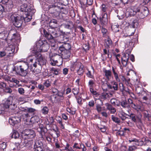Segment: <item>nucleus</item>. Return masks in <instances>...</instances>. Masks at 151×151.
I'll return each mask as SVG.
<instances>
[{"mask_svg": "<svg viewBox=\"0 0 151 151\" xmlns=\"http://www.w3.org/2000/svg\"><path fill=\"white\" fill-rule=\"evenodd\" d=\"M2 4H6L5 8L7 11H11L13 8L14 5L13 2L9 0H2Z\"/></svg>", "mask_w": 151, "mask_h": 151, "instance_id": "4468645a", "label": "nucleus"}, {"mask_svg": "<svg viewBox=\"0 0 151 151\" xmlns=\"http://www.w3.org/2000/svg\"><path fill=\"white\" fill-rule=\"evenodd\" d=\"M61 56L62 59H67L69 60L70 55V52L69 50H65L62 54Z\"/></svg>", "mask_w": 151, "mask_h": 151, "instance_id": "6ab92c4d", "label": "nucleus"}, {"mask_svg": "<svg viewBox=\"0 0 151 151\" xmlns=\"http://www.w3.org/2000/svg\"><path fill=\"white\" fill-rule=\"evenodd\" d=\"M109 97V94L106 92H103L100 96V98L102 99H106Z\"/></svg>", "mask_w": 151, "mask_h": 151, "instance_id": "ea45409f", "label": "nucleus"}, {"mask_svg": "<svg viewBox=\"0 0 151 151\" xmlns=\"http://www.w3.org/2000/svg\"><path fill=\"white\" fill-rule=\"evenodd\" d=\"M111 83L113 85V88L114 91L118 90V84L116 81H113L111 82Z\"/></svg>", "mask_w": 151, "mask_h": 151, "instance_id": "473e14b6", "label": "nucleus"}, {"mask_svg": "<svg viewBox=\"0 0 151 151\" xmlns=\"http://www.w3.org/2000/svg\"><path fill=\"white\" fill-rule=\"evenodd\" d=\"M112 71L114 74V77L116 81L117 82H120L121 80L120 77L118 75V73L115 70L114 67H112Z\"/></svg>", "mask_w": 151, "mask_h": 151, "instance_id": "4be33fe9", "label": "nucleus"}, {"mask_svg": "<svg viewBox=\"0 0 151 151\" xmlns=\"http://www.w3.org/2000/svg\"><path fill=\"white\" fill-rule=\"evenodd\" d=\"M130 142L134 141L135 145L136 146H140L144 144V142L142 140L139 141L137 139H129Z\"/></svg>", "mask_w": 151, "mask_h": 151, "instance_id": "393cba45", "label": "nucleus"}, {"mask_svg": "<svg viewBox=\"0 0 151 151\" xmlns=\"http://www.w3.org/2000/svg\"><path fill=\"white\" fill-rule=\"evenodd\" d=\"M27 11H26V12L27 13H30L31 11L34 12V10L33 9V8L32 6H27Z\"/></svg>", "mask_w": 151, "mask_h": 151, "instance_id": "5fc2aeb1", "label": "nucleus"}, {"mask_svg": "<svg viewBox=\"0 0 151 151\" xmlns=\"http://www.w3.org/2000/svg\"><path fill=\"white\" fill-rule=\"evenodd\" d=\"M9 19L12 22L14 25L17 27H20L22 23L21 16L17 14H14L10 15Z\"/></svg>", "mask_w": 151, "mask_h": 151, "instance_id": "39448f33", "label": "nucleus"}, {"mask_svg": "<svg viewBox=\"0 0 151 151\" xmlns=\"http://www.w3.org/2000/svg\"><path fill=\"white\" fill-rule=\"evenodd\" d=\"M45 36L48 40H51L53 39V36L50 33H48L46 31L44 30Z\"/></svg>", "mask_w": 151, "mask_h": 151, "instance_id": "c756f323", "label": "nucleus"}, {"mask_svg": "<svg viewBox=\"0 0 151 151\" xmlns=\"http://www.w3.org/2000/svg\"><path fill=\"white\" fill-rule=\"evenodd\" d=\"M137 149V147L134 145H132L129 147L128 150L125 151H133Z\"/></svg>", "mask_w": 151, "mask_h": 151, "instance_id": "052dcab7", "label": "nucleus"}, {"mask_svg": "<svg viewBox=\"0 0 151 151\" xmlns=\"http://www.w3.org/2000/svg\"><path fill=\"white\" fill-rule=\"evenodd\" d=\"M100 20L101 23L104 25H106L108 22L107 15L106 14L104 13L102 17L100 18Z\"/></svg>", "mask_w": 151, "mask_h": 151, "instance_id": "aec40b11", "label": "nucleus"}, {"mask_svg": "<svg viewBox=\"0 0 151 151\" xmlns=\"http://www.w3.org/2000/svg\"><path fill=\"white\" fill-rule=\"evenodd\" d=\"M29 68L27 63L24 62L19 65H16L12 68L13 71H15L16 73L21 76L25 77L27 75L30 76L31 73L28 72Z\"/></svg>", "mask_w": 151, "mask_h": 151, "instance_id": "f257e3e1", "label": "nucleus"}, {"mask_svg": "<svg viewBox=\"0 0 151 151\" xmlns=\"http://www.w3.org/2000/svg\"><path fill=\"white\" fill-rule=\"evenodd\" d=\"M14 101L15 99L12 97H8L4 104V107L6 108H10L11 109H14L16 107Z\"/></svg>", "mask_w": 151, "mask_h": 151, "instance_id": "1a4fd4ad", "label": "nucleus"}, {"mask_svg": "<svg viewBox=\"0 0 151 151\" xmlns=\"http://www.w3.org/2000/svg\"><path fill=\"white\" fill-rule=\"evenodd\" d=\"M1 30L3 31L0 32V38L5 40H7V38L8 37L7 29L6 28H2Z\"/></svg>", "mask_w": 151, "mask_h": 151, "instance_id": "dca6fc26", "label": "nucleus"}, {"mask_svg": "<svg viewBox=\"0 0 151 151\" xmlns=\"http://www.w3.org/2000/svg\"><path fill=\"white\" fill-rule=\"evenodd\" d=\"M5 55L6 56V54L5 50L4 51H0V57L2 58Z\"/></svg>", "mask_w": 151, "mask_h": 151, "instance_id": "338daca9", "label": "nucleus"}, {"mask_svg": "<svg viewBox=\"0 0 151 151\" xmlns=\"http://www.w3.org/2000/svg\"><path fill=\"white\" fill-rule=\"evenodd\" d=\"M20 121V118L18 117H14L9 118V123L12 125H14L19 123Z\"/></svg>", "mask_w": 151, "mask_h": 151, "instance_id": "a211bd4d", "label": "nucleus"}, {"mask_svg": "<svg viewBox=\"0 0 151 151\" xmlns=\"http://www.w3.org/2000/svg\"><path fill=\"white\" fill-rule=\"evenodd\" d=\"M128 61V60H122V63L123 67H126L127 65L129 63Z\"/></svg>", "mask_w": 151, "mask_h": 151, "instance_id": "69168bd1", "label": "nucleus"}, {"mask_svg": "<svg viewBox=\"0 0 151 151\" xmlns=\"http://www.w3.org/2000/svg\"><path fill=\"white\" fill-rule=\"evenodd\" d=\"M149 14V10L147 7L142 6H140V11L137 14L139 18L143 19L147 17Z\"/></svg>", "mask_w": 151, "mask_h": 151, "instance_id": "9b49d317", "label": "nucleus"}, {"mask_svg": "<svg viewBox=\"0 0 151 151\" xmlns=\"http://www.w3.org/2000/svg\"><path fill=\"white\" fill-rule=\"evenodd\" d=\"M42 67L38 65V68H35L34 70H31L32 72L35 74H38L41 72Z\"/></svg>", "mask_w": 151, "mask_h": 151, "instance_id": "2f4dec72", "label": "nucleus"}, {"mask_svg": "<svg viewBox=\"0 0 151 151\" xmlns=\"http://www.w3.org/2000/svg\"><path fill=\"white\" fill-rule=\"evenodd\" d=\"M18 91L19 93L21 95H23L25 93V91L24 89L21 87L18 88Z\"/></svg>", "mask_w": 151, "mask_h": 151, "instance_id": "4d7b16f0", "label": "nucleus"}, {"mask_svg": "<svg viewBox=\"0 0 151 151\" xmlns=\"http://www.w3.org/2000/svg\"><path fill=\"white\" fill-rule=\"evenodd\" d=\"M51 83V82L48 80L45 81L43 83V84L46 87H48L50 86Z\"/></svg>", "mask_w": 151, "mask_h": 151, "instance_id": "3c124183", "label": "nucleus"}, {"mask_svg": "<svg viewBox=\"0 0 151 151\" xmlns=\"http://www.w3.org/2000/svg\"><path fill=\"white\" fill-rule=\"evenodd\" d=\"M105 105L107 109L110 111L111 114H114L116 111V109L113 107L111 104L108 103H106L105 104Z\"/></svg>", "mask_w": 151, "mask_h": 151, "instance_id": "412c9836", "label": "nucleus"}, {"mask_svg": "<svg viewBox=\"0 0 151 151\" xmlns=\"http://www.w3.org/2000/svg\"><path fill=\"white\" fill-rule=\"evenodd\" d=\"M95 81L94 80H90L88 82V86L89 88H93L95 84Z\"/></svg>", "mask_w": 151, "mask_h": 151, "instance_id": "4c0bfd02", "label": "nucleus"}, {"mask_svg": "<svg viewBox=\"0 0 151 151\" xmlns=\"http://www.w3.org/2000/svg\"><path fill=\"white\" fill-rule=\"evenodd\" d=\"M48 108L46 106L43 107L41 110L42 113L44 115L47 114L48 112Z\"/></svg>", "mask_w": 151, "mask_h": 151, "instance_id": "37998d69", "label": "nucleus"}, {"mask_svg": "<svg viewBox=\"0 0 151 151\" xmlns=\"http://www.w3.org/2000/svg\"><path fill=\"white\" fill-rule=\"evenodd\" d=\"M4 88V91L7 93H11L12 92V89L9 87H6V86Z\"/></svg>", "mask_w": 151, "mask_h": 151, "instance_id": "8fccbe9b", "label": "nucleus"}, {"mask_svg": "<svg viewBox=\"0 0 151 151\" xmlns=\"http://www.w3.org/2000/svg\"><path fill=\"white\" fill-rule=\"evenodd\" d=\"M14 43V45H10L6 48L5 50L6 54V56L4 58L5 60H9L11 57L14 56L15 45L18 44L15 42Z\"/></svg>", "mask_w": 151, "mask_h": 151, "instance_id": "0eeeda50", "label": "nucleus"}, {"mask_svg": "<svg viewBox=\"0 0 151 151\" xmlns=\"http://www.w3.org/2000/svg\"><path fill=\"white\" fill-rule=\"evenodd\" d=\"M49 47V45L46 40H39L36 43V52H46Z\"/></svg>", "mask_w": 151, "mask_h": 151, "instance_id": "f03ea898", "label": "nucleus"}, {"mask_svg": "<svg viewBox=\"0 0 151 151\" xmlns=\"http://www.w3.org/2000/svg\"><path fill=\"white\" fill-rule=\"evenodd\" d=\"M119 26L118 25H112L111 27V28L113 30L115 29L114 31L115 32H117L119 31V29H118Z\"/></svg>", "mask_w": 151, "mask_h": 151, "instance_id": "864d4df0", "label": "nucleus"}, {"mask_svg": "<svg viewBox=\"0 0 151 151\" xmlns=\"http://www.w3.org/2000/svg\"><path fill=\"white\" fill-rule=\"evenodd\" d=\"M54 119L53 116L49 117V119L48 120V123L47 124L48 125L52 124L54 122Z\"/></svg>", "mask_w": 151, "mask_h": 151, "instance_id": "603ef678", "label": "nucleus"}, {"mask_svg": "<svg viewBox=\"0 0 151 151\" xmlns=\"http://www.w3.org/2000/svg\"><path fill=\"white\" fill-rule=\"evenodd\" d=\"M116 135L117 136H122L124 135V131H118L116 132Z\"/></svg>", "mask_w": 151, "mask_h": 151, "instance_id": "0e129e2a", "label": "nucleus"}, {"mask_svg": "<svg viewBox=\"0 0 151 151\" xmlns=\"http://www.w3.org/2000/svg\"><path fill=\"white\" fill-rule=\"evenodd\" d=\"M65 50L63 45H62V46L59 47L58 52L59 53H60L62 54V53L65 51Z\"/></svg>", "mask_w": 151, "mask_h": 151, "instance_id": "680f3d73", "label": "nucleus"}, {"mask_svg": "<svg viewBox=\"0 0 151 151\" xmlns=\"http://www.w3.org/2000/svg\"><path fill=\"white\" fill-rule=\"evenodd\" d=\"M128 113L127 115L132 120L135 122L137 126L139 125L140 127L142 125V123L141 120L142 115L141 114H139L137 115L131 113L129 110H128Z\"/></svg>", "mask_w": 151, "mask_h": 151, "instance_id": "423d86ee", "label": "nucleus"}, {"mask_svg": "<svg viewBox=\"0 0 151 151\" xmlns=\"http://www.w3.org/2000/svg\"><path fill=\"white\" fill-rule=\"evenodd\" d=\"M50 70L51 72L52 73L55 75H58V74L59 69L54 68H50Z\"/></svg>", "mask_w": 151, "mask_h": 151, "instance_id": "72a5a7b5", "label": "nucleus"}, {"mask_svg": "<svg viewBox=\"0 0 151 151\" xmlns=\"http://www.w3.org/2000/svg\"><path fill=\"white\" fill-rule=\"evenodd\" d=\"M40 119L39 116L35 115L32 117L30 119V122L34 123H37L40 121Z\"/></svg>", "mask_w": 151, "mask_h": 151, "instance_id": "c85d7f7f", "label": "nucleus"}, {"mask_svg": "<svg viewBox=\"0 0 151 151\" xmlns=\"http://www.w3.org/2000/svg\"><path fill=\"white\" fill-rule=\"evenodd\" d=\"M120 105L124 108L128 109L129 107V105L127 103V101L126 100H122L120 102H119Z\"/></svg>", "mask_w": 151, "mask_h": 151, "instance_id": "b1692460", "label": "nucleus"}, {"mask_svg": "<svg viewBox=\"0 0 151 151\" xmlns=\"http://www.w3.org/2000/svg\"><path fill=\"white\" fill-rule=\"evenodd\" d=\"M24 110H27L28 112L31 113H33L36 110L35 109L32 108H27V109H25Z\"/></svg>", "mask_w": 151, "mask_h": 151, "instance_id": "09e8293b", "label": "nucleus"}, {"mask_svg": "<svg viewBox=\"0 0 151 151\" xmlns=\"http://www.w3.org/2000/svg\"><path fill=\"white\" fill-rule=\"evenodd\" d=\"M103 71L107 80L108 81H109L112 76V73L111 70H107L104 68L103 69Z\"/></svg>", "mask_w": 151, "mask_h": 151, "instance_id": "f3484780", "label": "nucleus"}, {"mask_svg": "<svg viewBox=\"0 0 151 151\" xmlns=\"http://www.w3.org/2000/svg\"><path fill=\"white\" fill-rule=\"evenodd\" d=\"M6 143L4 142H3L1 144H0V149L1 151H5L6 149Z\"/></svg>", "mask_w": 151, "mask_h": 151, "instance_id": "a18cd8bd", "label": "nucleus"}, {"mask_svg": "<svg viewBox=\"0 0 151 151\" xmlns=\"http://www.w3.org/2000/svg\"><path fill=\"white\" fill-rule=\"evenodd\" d=\"M42 145H43L42 142L40 140H37L35 141V144L34 145V148L41 146Z\"/></svg>", "mask_w": 151, "mask_h": 151, "instance_id": "e433bc0d", "label": "nucleus"}, {"mask_svg": "<svg viewBox=\"0 0 151 151\" xmlns=\"http://www.w3.org/2000/svg\"><path fill=\"white\" fill-rule=\"evenodd\" d=\"M34 149L35 150V151H43V145H42L41 146H40V147L34 148Z\"/></svg>", "mask_w": 151, "mask_h": 151, "instance_id": "13d9d810", "label": "nucleus"}, {"mask_svg": "<svg viewBox=\"0 0 151 151\" xmlns=\"http://www.w3.org/2000/svg\"><path fill=\"white\" fill-rule=\"evenodd\" d=\"M51 34L54 37H56L58 35V34L57 32L54 29H52V31L51 32Z\"/></svg>", "mask_w": 151, "mask_h": 151, "instance_id": "e2e57ef3", "label": "nucleus"}, {"mask_svg": "<svg viewBox=\"0 0 151 151\" xmlns=\"http://www.w3.org/2000/svg\"><path fill=\"white\" fill-rule=\"evenodd\" d=\"M138 23L136 20H134L131 23V25L133 28L136 27L138 25Z\"/></svg>", "mask_w": 151, "mask_h": 151, "instance_id": "bf43d9fd", "label": "nucleus"}, {"mask_svg": "<svg viewBox=\"0 0 151 151\" xmlns=\"http://www.w3.org/2000/svg\"><path fill=\"white\" fill-rule=\"evenodd\" d=\"M22 20L24 19V22H29L32 19L31 16H28L27 17H24L21 16Z\"/></svg>", "mask_w": 151, "mask_h": 151, "instance_id": "a19ab883", "label": "nucleus"}, {"mask_svg": "<svg viewBox=\"0 0 151 151\" xmlns=\"http://www.w3.org/2000/svg\"><path fill=\"white\" fill-rule=\"evenodd\" d=\"M49 57L50 61V64L52 66L56 65L59 66L62 64V59L61 56L58 54L52 55L51 52L49 53Z\"/></svg>", "mask_w": 151, "mask_h": 151, "instance_id": "20e7f679", "label": "nucleus"}, {"mask_svg": "<svg viewBox=\"0 0 151 151\" xmlns=\"http://www.w3.org/2000/svg\"><path fill=\"white\" fill-rule=\"evenodd\" d=\"M106 46L109 47L112 44V41L110 38L108 37L107 41L106 42Z\"/></svg>", "mask_w": 151, "mask_h": 151, "instance_id": "de8ad7c7", "label": "nucleus"}, {"mask_svg": "<svg viewBox=\"0 0 151 151\" xmlns=\"http://www.w3.org/2000/svg\"><path fill=\"white\" fill-rule=\"evenodd\" d=\"M9 81L11 82L14 83L16 84V85H18L19 83V81L15 78H10Z\"/></svg>", "mask_w": 151, "mask_h": 151, "instance_id": "c03bdc74", "label": "nucleus"}, {"mask_svg": "<svg viewBox=\"0 0 151 151\" xmlns=\"http://www.w3.org/2000/svg\"><path fill=\"white\" fill-rule=\"evenodd\" d=\"M98 128L102 132H104L106 131V128L105 126L99 125L98 126Z\"/></svg>", "mask_w": 151, "mask_h": 151, "instance_id": "6e6d98bb", "label": "nucleus"}, {"mask_svg": "<svg viewBox=\"0 0 151 151\" xmlns=\"http://www.w3.org/2000/svg\"><path fill=\"white\" fill-rule=\"evenodd\" d=\"M32 141H28L26 139H24L20 142H15L14 144L15 147L13 148V151H17L20 148H22L24 147H26L29 149H30L32 146Z\"/></svg>", "mask_w": 151, "mask_h": 151, "instance_id": "7ed1b4c3", "label": "nucleus"}, {"mask_svg": "<svg viewBox=\"0 0 151 151\" xmlns=\"http://www.w3.org/2000/svg\"><path fill=\"white\" fill-rule=\"evenodd\" d=\"M76 145H78V143H74L73 146V148L79 149H82V151H86V148L83 144L81 143L80 145V147H76L75 146Z\"/></svg>", "mask_w": 151, "mask_h": 151, "instance_id": "cd10ccee", "label": "nucleus"}, {"mask_svg": "<svg viewBox=\"0 0 151 151\" xmlns=\"http://www.w3.org/2000/svg\"><path fill=\"white\" fill-rule=\"evenodd\" d=\"M12 138H17L19 137V134L18 132L16 131H13L11 135Z\"/></svg>", "mask_w": 151, "mask_h": 151, "instance_id": "c9c22d12", "label": "nucleus"}, {"mask_svg": "<svg viewBox=\"0 0 151 151\" xmlns=\"http://www.w3.org/2000/svg\"><path fill=\"white\" fill-rule=\"evenodd\" d=\"M35 56L38 62V65L42 67V66L45 64L46 60L44 58L42 57L40 52H36L35 53Z\"/></svg>", "mask_w": 151, "mask_h": 151, "instance_id": "f8f14e48", "label": "nucleus"}, {"mask_svg": "<svg viewBox=\"0 0 151 151\" xmlns=\"http://www.w3.org/2000/svg\"><path fill=\"white\" fill-rule=\"evenodd\" d=\"M37 130L41 135V137L44 139L45 137V133L47 130L45 128L43 127V125L42 124L39 125V127L37 128Z\"/></svg>", "mask_w": 151, "mask_h": 151, "instance_id": "2eb2a0df", "label": "nucleus"}, {"mask_svg": "<svg viewBox=\"0 0 151 151\" xmlns=\"http://www.w3.org/2000/svg\"><path fill=\"white\" fill-rule=\"evenodd\" d=\"M21 136L23 139L32 138L36 135L35 132L32 129H26L21 132Z\"/></svg>", "mask_w": 151, "mask_h": 151, "instance_id": "6e6552de", "label": "nucleus"}, {"mask_svg": "<svg viewBox=\"0 0 151 151\" xmlns=\"http://www.w3.org/2000/svg\"><path fill=\"white\" fill-rule=\"evenodd\" d=\"M111 119L113 121L117 124H119L121 122L120 119L117 117L113 115H111Z\"/></svg>", "mask_w": 151, "mask_h": 151, "instance_id": "f704fd0d", "label": "nucleus"}, {"mask_svg": "<svg viewBox=\"0 0 151 151\" xmlns=\"http://www.w3.org/2000/svg\"><path fill=\"white\" fill-rule=\"evenodd\" d=\"M127 114L122 110L119 111L118 114L119 117L123 121L125 120L127 118V117L125 116V115H127Z\"/></svg>", "mask_w": 151, "mask_h": 151, "instance_id": "a878e982", "label": "nucleus"}, {"mask_svg": "<svg viewBox=\"0 0 151 151\" xmlns=\"http://www.w3.org/2000/svg\"><path fill=\"white\" fill-rule=\"evenodd\" d=\"M111 104L114 106H119V101L115 98H113L111 99Z\"/></svg>", "mask_w": 151, "mask_h": 151, "instance_id": "7c9ffc66", "label": "nucleus"}, {"mask_svg": "<svg viewBox=\"0 0 151 151\" xmlns=\"http://www.w3.org/2000/svg\"><path fill=\"white\" fill-rule=\"evenodd\" d=\"M83 66L82 64L79 62H76L73 64L71 66L70 69L72 71L76 70L78 73L79 71H82L83 70Z\"/></svg>", "mask_w": 151, "mask_h": 151, "instance_id": "ddd939ff", "label": "nucleus"}, {"mask_svg": "<svg viewBox=\"0 0 151 151\" xmlns=\"http://www.w3.org/2000/svg\"><path fill=\"white\" fill-rule=\"evenodd\" d=\"M27 5L25 3L22 4L20 6V10L22 12H26V11H27Z\"/></svg>", "mask_w": 151, "mask_h": 151, "instance_id": "58836bf2", "label": "nucleus"}, {"mask_svg": "<svg viewBox=\"0 0 151 151\" xmlns=\"http://www.w3.org/2000/svg\"><path fill=\"white\" fill-rule=\"evenodd\" d=\"M101 30L102 33H103L104 36H105L107 32V29L105 28H104L103 27H102L101 28Z\"/></svg>", "mask_w": 151, "mask_h": 151, "instance_id": "774afa93", "label": "nucleus"}, {"mask_svg": "<svg viewBox=\"0 0 151 151\" xmlns=\"http://www.w3.org/2000/svg\"><path fill=\"white\" fill-rule=\"evenodd\" d=\"M132 6L131 8V10L133 11V14H134L137 13L138 14V12L140 11V6Z\"/></svg>", "mask_w": 151, "mask_h": 151, "instance_id": "bb28decb", "label": "nucleus"}, {"mask_svg": "<svg viewBox=\"0 0 151 151\" xmlns=\"http://www.w3.org/2000/svg\"><path fill=\"white\" fill-rule=\"evenodd\" d=\"M130 52L128 53L125 52L123 55V56L121 58L122 60H128L129 58V54Z\"/></svg>", "mask_w": 151, "mask_h": 151, "instance_id": "79ce46f5", "label": "nucleus"}, {"mask_svg": "<svg viewBox=\"0 0 151 151\" xmlns=\"http://www.w3.org/2000/svg\"><path fill=\"white\" fill-rule=\"evenodd\" d=\"M50 100L53 103H56L60 101L58 97L56 94L52 95L50 96Z\"/></svg>", "mask_w": 151, "mask_h": 151, "instance_id": "5701e85b", "label": "nucleus"}, {"mask_svg": "<svg viewBox=\"0 0 151 151\" xmlns=\"http://www.w3.org/2000/svg\"><path fill=\"white\" fill-rule=\"evenodd\" d=\"M63 45L65 48V50H69L71 47V45L69 43H66Z\"/></svg>", "mask_w": 151, "mask_h": 151, "instance_id": "49530a36", "label": "nucleus"}, {"mask_svg": "<svg viewBox=\"0 0 151 151\" xmlns=\"http://www.w3.org/2000/svg\"><path fill=\"white\" fill-rule=\"evenodd\" d=\"M15 30L14 29H11L8 33V36L13 35L12 38L11 39V41L13 42H15L18 44L20 41V38L19 35L16 34Z\"/></svg>", "mask_w": 151, "mask_h": 151, "instance_id": "9d476101", "label": "nucleus"}]
</instances>
